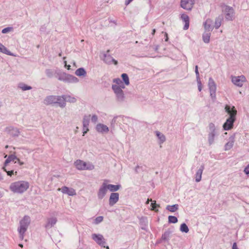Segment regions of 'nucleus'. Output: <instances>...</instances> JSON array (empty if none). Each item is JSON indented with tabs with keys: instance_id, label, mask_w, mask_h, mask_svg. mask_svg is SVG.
<instances>
[{
	"instance_id": "0e129e2a",
	"label": "nucleus",
	"mask_w": 249,
	"mask_h": 249,
	"mask_svg": "<svg viewBox=\"0 0 249 249\" xmlns=\"http://www.w3.org/2000/svg\"><path fill=\"white\" fill-rule=\"evenodd\" d=\"M155 32H156L155 29H153L152 31V35H154L155 34Z\"/></svg>"
},
{
	"instance_id": "c9c22d12",
	"label": "nucleus",
	"mask_w": 249,
	"mask_h": 249,
	"mask_svg": "<svg viewBox=\"0 0 249 249\" xmlns=\"http://www.w3.org/2000/svg\"><path fill=\"white\" fill-rule=\"evenodd\" d=\"M155 133H156L157 137L158 138V139L160 141V143H162L165 141L166 138H165V137L164 135V134H163L162 133H160V132H159L158 131H156L155 132Z\"/></svg>"
},
{
	"instance_id": "2eb2a0df",
	"label": "nucleus",
	"mask_w": 249,
	"mask_h": 249,
	"mask_svg": "<svg viewBox=\"0 0 249 249\" xmlns=\"http://www.w3.org/2000/svg\"><path fill=\"white\" fill-rule=\"evenodd\" d=\"M235 134L232 135L230 137L228 142L225 144L224 150L228 151L231 149L233 146L235 142Z\"/></svg>"
},
{
	"instance_id": "423d86ee",
	"label": "nucleus",
	"mask_w": 249,
	"mask_h": 249,
	"mask_svg": "<svg viewBox=\"0 0 249 249\" xmlns=\"http://www.w3.org/2000/svg\"><path fill=\"white\" fill-rule=\"evenodd\" d=\"M92 239L100 246L109 249V247L105 246L106 244V239L101 234L93 233L91 235Z\"/></svg>"
},
{
	"instance_id": "7c9ffc66",
	"label": "nucleus",
	"mask_w": 249,
	"mask_h": 249,
	"mask_svg": "<svg viewBox=\"0 0 249 249\" xmlns=\"http://www.w3.org/2000/svg\"><path fill=\"white\" fill-rule=\"evenodd\" d=\"M75 74L79 77H85L87 74V72L84 68H80L75 71Z\"/></svg>"
},
{
	"instance_id": "09e8293b",
	"label": "nucleus",
	"mask_w": 249,
	"mask_h": 249,
	"mask_svg": "<svg viewBox=\"0 0 249 249\" xmlns=\"http://www.w3.org/2000/svg\"><path fill=\"white\" fill-rule=\"evenodd\" d=\"M2 169L4 170V171L5 172H6L7 173V174L8 176L11 177L12 175L14 174V171L13 170H11V171L7 170V169L6 168V166H5V165H4Z\"/></svg>"
},
{
	"instance_id": "603ef678",
	"label": "nucleus",
	"mask_w": 249,
	"mask_h": 249,
	"mask_svg": "<svg viewBox=\"0 0 249 249\" xmlns=\"http://www.w3.org/2000/svg\"><path fill=\"white\" fill-rule=\"evenodd\" d=\"M83 135L84 136L89 131V126L83 125Z\"/></svg>"
},
{
	"instance_id": "aec40b11",
	"label": "nucleus",
	"mask_w": 249,
	"mask_h": 249,
	"mask_svg": "<svg viewBox=\"0 0 249 249\" xmlns=\"http://www.w3.org/2000/svg\"><path fill=\"white\" fill-rule=\"evenodd\" d=\"M57 96L50 95L46 97L44 99V104L46 105H50L53 104H56L57 102L56 98Z\"/></svg>"
},
{
	"instance_id": "49530a36",
	"label": "nucleus",
	"mask_w": 249,
	"mask_h": 249,
	"mask_svg": "<svg viewBox=\"0 0 249 249\" xmlns=\"http://www.w3.org/2000/svg\"><path fill=\"white\" fill-rule=\"evenodd\" d=\"M178 222V218L177 217L172 215L168 216V222L170 223H176Z\"/></svg>"
},
{
	"instance_id": "f704fd0d",
	"label": "nucleus",
	"mask_w": 249,
	"mask_h": 249,
	"mask_svg": "<svg viewBox=\"0 0 249 249\" xmlns=\"http://www.w3.org/2000/svg\"><path fill=\"white\" fill-rule=\"evenodd\" d=\"M90 117H91L90 114L85 115L83 116V120H82L83 125L89 126V122H90Z\"/></svg>"
},
{
	"instance_id": "4468645a",
	"label": "nucleus",
	"mask_w": 249,
	"mask_h": 249,
	"mask_svg": "<svg viewBox=\"0 0 249 249\" xmlns=\"http://www.w3.org/2000/svg\"><path fill=\"white\" fill-rule=\"evenodd\" d=\"M96 130L100 133H107L109 131L108 127L103 124H98L95 127Z\"/></svg>"
},
{
	"instance_id": "79ce46f5",
	"label": "nucleus",
	"mask_w": 249,
	"mask_h": 249,
	"mask_svg": "<svg viewBox=\"0 0 249 249\" xmlns=\"http://www.w3.org/2000/svg\"><path fill=\"white\" fill-rule=\"evenodd\" d=\"M85 170H92L94 169V165L90 162H85L84 165Z\"/></svg>"
},
{
	"instance_id": "a19ab883",
	"label": "nucleus",
	"mask_w": 249,
	"mask_h": 249,
	"mask_svg": "<svg viewBox=\"0 0 249 249\" xmlns=\"http://www.w3.org/2000/svg\"><path fill=\"white\" fill-rule=\"evenodd\" d=\"M121 77L123 79V82L126 86H128L129 85V79L128 76V75L126 73H123L121 75Z\"/></svg>"
},
{
	"instance_id": "774afa93",
	"label": "nucleus",
	"mask_w": 249,
	"mask_h": 249,
	"mask_svg": "<svg viewBox=\"0 0 249 249\" xmlns=\"http://www.w3.org/2000/svg\"><path fill=\"white\" fill-rule=\"evenodd\" d=\"M73 65L75 66V62H73Z\"/></svg>"
},
{
	"instance_id": "c03bdc74",
	"label": "nucleus",
	"mask_w": 249,
	"mask_h": 249,
	"mask_svg": "<svg viewBox=\"0 0 249 249\" xmlns=\"http://www.w3.org/2000/svg\"><path fill=\"white\" fill-rule=\"evenodd\" d=\"M65 102H69L70 103H74L76 102V99L73 97H71L69 95H64Z\"/></svg>"
},
{
	"instance_id": "4c0bfd02",
	"label": "nucleus",
	"mask_w": 249,
	"mask_h": 249,
	"mask_svg": "<svg viewBox=\"0 0 249 249\" xmlns=\"http://www.w3.org/2000/svg\"><path fill=\"white\" fill-rule=\"evenodd\" d=\"M150 201L151 202V203L150 204V206L151 207V210L156 211V208L160 207V205L156 203V201H155V200L152 201V199H150L149 198L147 199V200L146 203L148 204Z\"/></svg>"
},
{
	"instance_id": "cd10ccee",
	"label": "nucleus",
	"mask_w": 249,
	"mask_h": 249,
	"mask_svg": "<svg viewBox=\"0 0 249 249\" xmlns=\"http://www.w3.org/2000/svg\"><path fill=\"white\" fill-rule=\"evenodd\" d=\"M55 74H56V77L60 81H64V79L67 73L62 72L59 70L55 71Z\"/></svg>"
},
{
	"instance_id": "f3484780",
	"label": "nucleus",
	"mask_w": 249,
	"mask_h": 249,
	"mask_svg": "<svg viewBox=\"0 0 249 249\" xmlns=\"http://www.w3.org/2000/svg\"><path fill=\"white\" fill-rule=\"evenodd\" d=\"M79 81L76 77L70 74H67L63 82L68 83H77Z\"/></svg>"
},
{
	"instance_id": "8fccbe9b",
	"label": "nucleus",
	"mask_w": 249,
	"mask_h": 249,
	"mask_svg": "<svg viewBox=\"0 0 249 249\" xmlns=\"http://www.w3.org/2000/svg\"><path fill=\"white\" fill-rule=\"evenodd\" d=\"M12 30V27H6L3 29L1 31L2 34H6L10 32Z\"/></svg>"
},
{
	"instance_id": "5701e85b",
	"label": "nucleus",
	"mask_w": 249,
	"mask_h": 249,
	"mask_svg": "<svg viewBox=\"0 0 249 249\" xmlns=\"http://www.w3.org/2000/svg\"><path fill=\"white\" fill-rule=\"evenodd\" d=\"M7 130L10 134L14 137H17L19 135L20 132L18 128L13 126H10L7 128Z\"/></svg>"
},
{
	"instance_id": "1a4fd4ad",
	"label": "nucleus",
	"mask_w": 249,
	"mask_h": 249,
	"mask_svg": "<svg viewBox=\"0 0 249 249\" xmlns=\"http://www.w3.org/2000/svg\"><path fill=\"white\" fill-rule=\"evenodd\" d=\"M208 87L211 98L213 99L215 98L216 96L215 92L216 89V86L214 80L211 77L209 78V79Z\"/></svg>"
},
{
	"instance_id": "58836bf2",
	"label": "nucleus",
	"mask_w": 249,
	"mask_h": 249,
	"mask_svg": "<svg viewBox=\"0 0 249 249\" xmlns=\"http://www.w3.org/2000/svg\"><path fill=\"white\" fill-rule=\"evenodd\" d=\"M166 209L168 211L173 213L177 211L178 209V205L174 204L173 205H167Z\"/></svg>"
},
{
	"instance_id": "9b49d317",
	"label": "nucleus",
	"mask_w": 249,
	"mask_h": 249,
	"mask_svg": "<svg viewBox=\"0 0 249 249\" xmlns=\"http://www.w3.org/2000/svg\"><path fill=\"white\" fill-rule=\"evenodd\" d=\"M107 192L106 183L103 182L100 187L97 193V197L99 199H102L106 196Z\"/></svg>"
},
{
	"instance_id": "4d7b16f0",
	"label": "nucleus",
	"mask_w": 249,
	"mask_h": 249,
	"mask_svg": "<svg viewBox=\"0 0 249 249\" xmlns=\"http://www.w3.org/2000/svg\"><path fill=\"white\" fill-rule=\"evenodd\" d=\"M18 162L19 165H22L24 164L23 161H21L18 158L17 159V160L15 161V163Z\"/></svg>"
},
{
	"instance_id": "ea45409f",
	"label": "nucleus",
	"mask_w": 249,
	"mask_h": 249,
	"mask_svg": "<svg viewBox=\"0 0 249 249\" xmlns=\"http://www.w3.org/2000/svg\"><path fill=\"white\" fill-rule=\"evenodd\" d=\"M18 87L23 91L30 90L32 89V87L28 86L23 83H20L18 84Z\"/></svg>"
},
{
	"instance_id": "bf43d9fd",
	"label": "nucleus",
	"mask_w": 249,
	"mask_h": 249,
	"mask_svg": "<svg viewBox=\"0 0 249 249\" xmlns=\"http://www.w3.org/2000/svg\"><path fill=\"white\" fill-rule=\"evenodd\" d=\"M232 249H239L237 247L236 243H234L232 245Z\"/></svg>"
},
{
	"instance_id": "3c124183",
	"label": "nucleus",
	"mask_w": 249,
	"mask_h": 249,
	"mask_svg": "<svg viewBox=\"0 0 249 249\" xmlns=\"http://www.w3.org/2000/svg\"><path fill=\"white\" fill-rule=\"evenodd\" d=\"M103 220V217L100 216L97 217L95 219V223L97 224L101 222Z\"/></svg>"
},
{
	"instance_id": "ddd939ff",
	"label": "nucleus",
	"mask_w": 249,
	"mask_h": 249,
	"mask_svg": "<svg viewBox=\"0 0 249 249\" xmlns=\"http://www.w3.org/2000/svg\"><path fill=\"white\" fill-rule=\"evenodd\" d=\"M119 199V194L118 193H111L109 198V205L114 206Z\"/></svg>"
},
{
	"instance_id": "5fc2aeb1",
	"label": "nucleus",
	"mask_w": 249,
	"mask_h": 249,
	"mask_svg": "<svg viewBox=\"0 0 249 249\" xmlns=\"http://www.w3.org/2000/svg\"><path fill=\"white\" fill-rule=\"evenodd\" d=\"M198 86V89L199 91H201L202 90V84L200 80H196Z\"/></svg>"
},
{
	"instance_id": "a878e982",
	"label": "nucleus",
	"mask_w": 249,
	"mask_h": 249,
	"mask_svg": "<svg viewBox=\"0 0 249 249\" xmlns=\"http://www.w3.org/2000/svg\"><path fill=\"white\" fill-rule=\"evenodd\" d=\"M106 186L107 190H109L112 193H115V192L118 191L121 188V185L120 184L113 185L111 184H107L106 183Z\"/></svg>"
},
{
	"instance_id": "473e14b6",
	"label": "nucleus",
	"mask_w": 249,
	"mask_h": 249,
	"mask_svg": "<svg viewBox=\"0 0 249 249\" xmlns=\"http://www.w3.org/2000/svg\"><path fill=\"white\" fill-rule=\"evenodd\" d=\"M18 159L17 157L14 154H11L8 156L7 159L5 160L4 165L6 166L11 161H14L15 160H17Z\"/></svg>"
},
{
	"instance_id": "4be33fe9",
	"label": "nucleus",
	"mask_w": 249,
	"mask_h": 249,
	"mask_svg": "<svg viewBox=\"0 0 249 249\" xmlns=\"http://www.w3.org/2000/svg\"><path fill=\"white\" fill-rule=\"evenodd\" d=\"M180 18L185 22L183 29L185 30H187L189 27V18L188 16L185 14H182L180 16Z\"/></svg>"
},
{
	"instance_id": "338daca9",
	"label": "nucleus",
	"mask_w": 249,
	"mask_h": 249,
	"mask_svg": "<svg viewBox=\"0 0 249 249\" xmlns=\"http://www.w3.org/2000/svg\"><path fill=\"white\" fill-rule=\"evenodd\" d=\"M19 246L21 248H22L23 247V245L21 244H19Z\"/></svg>"
},
{
	"instance_id": "7ed1b4c3",
	"label": "nucleus",
	"mask_w": 249,
	"mask_h": 249,
	"mask_svg": "<svg viewBox=\"0 0 249 249\" xmlns=\"http://www.w3.org/2000/svg\"><path fill=\"white\" fill-rule=\"evenodd\" d=\"M30 218L29 216L25 215L19 221V226L18 229L20 239L23 240L24 233L27 231L28 226L30 224Z\"/></svg>"
},
{
	"instance_id": "13d9d810",
	"label": "nucleus",
	"mask_w": 249,
	"mask_h": 249,
	"mask_svg": "<svg viewBox=\"0 0 249 249\" xmlns=\"http://www.w3.org/2000/svg\"><path fill=\"white\" fill-rule=\"evenodd\" d=\"M141 167L139 166V165H137L136 167H135V171L136 173H139L140 172V168Z\"/></svg>"
},
{
	"instance_id": "69168bd1",
	"label": "nucleus",
	"mask_w": 249,
	"mask_h": 249,
	"mask_svg": "<svg viewBox=\"0 0 249 249\" xmlns=\"http://www.w3.org/2000/svg\"><path fill=\"white\" fill-rule=\"evenodd\" d=\"M2 179H3L2 176L1 175V174H0V180H2Z\"/></svg>"
},
{
	"instance_id": "de8ad7c7",
	"label": "nucleus",
	"mask_w": 249,
	"mask_h": 249,
	"mask_svg": "<svg viewBox=\"0 0 249 249\" xmlns=\"http://www.w3.org/2000/svg\"><path fill=\"white\" fill-rule=\"evenodd\" d=\"M90 119L92 123L96 124L98 122V117L97 115L92 114L91 115Z\"/></svg>"
},
{
	"instance_id": "39448f33",
	"label": "nucleus",
	"mask_w": 249,
	"mask_h": 249,
	"mask_svg": "<svg viewBox=\"0 0 249 249\" xmlns=\"http://www.w3.org/2000/svg\"><path fill=\"white\" fill-rule=\"evenodd\" d=\"M208 128L209 133L208 136V141L209 144L211 145L214 142V138L218 135V131L215 124L213 123H211L209 124Z\"/></svg>"
},
{
	"instance_id": "dca6fc26",
	"label": "nucleus",
	"mask_w": 249,
	"mask_h": 249,
	"mask_svg": "<svg viewBox=\"0 0 249 249\" xmlns=\"http://www.w3.org/2000/svg\"><path fill=\"white\" fill-rule=\"evenodd\" d=\"M59 190H60L62 193L67 194L71 196H73L76 194L74 189L66 186L62 187L61 188L59 189Z\"/></svg>"
},
{
	"instance_id": "f8f14e48",
	"label": "nucleus",
	"mask_w": 249,
	"mask_h": 249,
	"mask_svg": "<svg viewBox=\"0 0 249 249\" xmlns=\"http://www.w3.org/2000/svg\"><path fill=\"white\" fill-rule=\"evenodd\" d=\"M109 50L107 51V53H104L102 59L103 61L107 64H111L113 63L115 65H117L118 62L115 60L111 55L107 54L109 52Z\"/></svg>"
},
{
	"instance_id": "0eeeda50",
	"label": "nucleus",
	"mask_w": 249,
	"mask_h": 249,
	"mask_svg": "<svg viewBox=\"0 0 249 249\" xmlns=\"http://www.w3.org/2000/svg\"><path fill=\"white\" fill-rule=\"evenodd\" d=\"M111 88L115 95L117 101L119 102H124L125 99V96L123 89L116 86H112Z\"/></svg>"
},
{
	"instance_id": "6e6552de",
	"label": "nucleus",
	"mask_w": 249,
	"mask_h": 249,
	"mask_svg": "<svg viewBox=\"0 0 249 249\" xmlns=\"http://www.w3.org/2000/svg\"><path fill=\"white\" fill-rule=\"evenodd\" d=\"M231 81L232 83L237 87H241L243 83L246 81V78L243 75L240 76H231Z\"/></svg>"
},
{
	"instance_id": "e433bc0d",
	"label": "nucleus",
	"mask_w": 249,
	"mask_h": 249,
	"mask_svg": "<svg viewBox=\"0 0 249 249\" xmlns=\"http://www.w3.org/2000/svg\"><path fill=\"white\" fill-rule=\"evenodd\" d=\"M222 20L223 17L221 16H219L215 18L214 27L216 29H218L220 27Z\"/></svg>"
},
{
	"instance_id": "e2e57ef3",
	"label": "nucleus",
	"mask_w": 249,
	"mask_h": 249,
	"mask_svg": "<svg viewBox=\"0 0 249 249\" xmlns=\"http://www.w3.org/2000/svg\"><path fill=\"white\" fill-rule=\"evenodd\" d=\"M3 196V193L0 192V198L2 197Z\"/></svg>"
},
{
	"instance_id": "a18cd8bd",
	"label": "nucleus",
	"mask_w": 249,
	"mask_h": 249,
	"mask_svg": "<svg viewBox=\"0 0 249 249\" xmlns=\"http://www.w3.org/2000/svg\"><path fill=\"white\" fill-rule=\"evenodd\" d=\"M45 73L47 77L51 78L53 76L55 73V71L51 69H46L45 71Z\"/></svg>"
},
{
	"instance_id": "6e6d98bb",
	"label": "nucleus",
	"mask_w": 249,
	"mask_h": 249,
	"mask_svg": "<svg viewBox=\"0 0 249 249\" xmlns=\"http://www.w3.org/2000/svg\"><path fill=\"white\" fill-rule=\"evenodd\" d=\"M246 174H249V164L245 167L244 170Z\"/></svg>"
},
{
	"instance_id": "864d4df0",
	"label": "nucleus",
	"mask_w": 249,
	"mask_h": 249,
	"mask_svg": "<svg viewBox=\"0 0 249 249\" xmlns=\"http://www.w3.org/2000/svg\"><path fill=\"white\" fill-rule=\"evenodd\" d=\"M195 73L196 74V80H200L199 77V73L198 70V66L196 65L195 67Z\"/></svg>"
},
{
	"instance_id": "c85d7f7f",
	"label": "nucleus",
	"mask_w": 249,
	"mask_h": 249,
	"mask_svg": "<svg viewBox=\"0 0 249 249\" xmlns=\"http://www.w3.org/2000/svg\"><path fill=\"white\" fill-rule=\"evenodd\" d=\"M140 223L142 230H146L148 220L146 217H141L140 218Z\"/></svg>"
},
{
	"instance_id": "052dcab7",
	"label": "nucleus",
	"mask_w": 249,
	"mask_h": 249,
	"mask_svg": "<svg viewBox=\"0 0 249 249\" xmlns=\"http://www.w3.org/2000/svg\"><path fill=\"white\" fill-rule=\"evenodd\" d=\"M132 1H133V0H125V5H126V6L128 5Z\"/></svg>"
},
{
	"instance_id": "393cba45",
	"label": "nucleus",
	"mask_w": 249,
	"mask_h": 249,
	"mask_svg": "<svg viewBox=\"0 0 249 249\" xmlns=\"http://www.w3.org/2000/svg\"><path fill=\"white\" fill-rule=\"evenodd\" d=\"M57 222L56 217H51L47 219V223L45 225L46 228H51L53 227Z\"/></svg>"
},
{
	"instance_id": "680f3d73",
	"label": "nucleus",
	"mask_w": 249,
	"mask_h": 249,
	"mask_svg": "<svg viewBox=\"0 0 249 249\" xmlns=\"http://www.w3.org/2000/svg\"><path fill=\"white\" fill-rule=\"evenodd\" d=\"M64 64H65V67L66 68H67L68 70H70V69L71 66H70V65H67V62H66V61H64Z\"/></svg>"
},
{
	"instance_id": "20e7f679",
	"label": "nucleus",
	"mask_w": 249,
	"mask_h": 249,
	"mask_svg": "<svg viewBox=\"0 0 249 249\" xmlns=\"http://www.w3.org/2000/svg\"><path fill=\"white\" fill-rule=\"evenodd\" d=\"M222 12L225 15V18L227 20H233L234 17V10L232 7L228 6L224 3L220 4Z\"/></svg>"
},
{
	"instance_id": "37998d69",
	"label": "nucleus",
	"mask_w": 249,
	"mask_h": 249,
	"mask_svg": "<svg viewBox=\"0 0 249 249\" xmlns=\"http://www.w3.org/2000/svg\"><path fill=\"white\" fill-rule=\"evenodd\" d=\"M180 230L182 232L187 233L189 231V228L185 223H182L180 225Z\"/></svg>"
},
{
	"instance_id": "412c9836",
	"label": "nucleus",
	"mask_w": 249,
	"mask_h": 249,
	"mask_svg": "<svg viewBox=\"0 0 249 249\" xmlns=\"http://www.w3.org/2000/svg\"><path fill=\"white\" fill-rule=\"evenodd\" d=\"M204 28L208 32H211L213 29V20L210 18L206 20L204 23Z\"/></svg>"
},
{
	"instance_id": "b1692460",
	"label": "nucleus",
	"mask_w": 249,
	"mask_h": 249,
	"mask_svg": "<svg viewBox=\"0 0 249 249\" xmlns=\"http://www.w3.org/2000/svg\"><path fill=\"white\" fill-rule=\"evenodd\" d=\"M85 161L80 160H76L74 163L75 167L79 170H85Z\"/></svg>"
},
{
	"instance_id": "6ab92c4d",
	"label": "nucleus",
	"mask_w": 249,
	"mask_h": 249,
	"mask_svg": "<svg viewBox=\"0 0 249 249\" xmlns=\"http://www.w3.org/2000/svg\"><path fill=\"white\" fill-rule=\"evenodd\" d=\"M204 169V165L202 164L197 169L195 174V180L198 182L201 181L202 178V174Z\"/></svg>"
},
{
	"instance_id": "a211bd4d",
	"label": "nucleus",
	"mask_w": 249,
	"mask_h": 249,
	"mask_svg": "<svg viewBox=\"0 0 249 249\" xmlns=\"http://www.w3.org/2000/svg\"><path fill=\"white\" fill-rule=\"evenodd\" d=\"M113 82L114 83L112 86H116L119 89H124L125 88V85L123 82V81L119 78H116L113 79Z\"/></svg>"
},
{
	"instance_id": "2f4dec72",
	"label": "nucleus",
	"mask_w": 249,
	"mask_h": 249,
	"mask_svg": "<svg viewBox=\"0 0 249 249\" xmlns=\"http://www.w3.org/2000/svg\"><path fill=\"white\" fill-rule=\"evenodd\" d=\"M211 36V32H205L202 35V39L204 43H208L210 42V37Z\"/></svg>"
},
{
	"instance_id": "9d476101",
	"label": "nucleus",
	"mask_w": 249,
	"mask_h": 249,
	"mask_svg": "<svg viewBox=\"0 0 249 249\" xmlns=\"http://www.w3.org/2000/svg\"><path fill=\"white\" fill-rule=\"evenodd\" d=\"M195 3V0H181L180 6L184 9L191 10Z\"/></svg>"
},
{
	"instance_id": "f03ea898",
	"label": "nucleus",
	"mask_w": 249,
	"mask_h": 249,
	"mask_svg": "<svg viewBox=\"0 0 249 249\" xmlns=\"http://www.w3.org/2000/svg\"><path fill=\"white\" fill-rule=\"evenodd\" d=\"M29 187V183L24 180H19L11 183L9 189L15 194H21L25 192Z\"/></svg>"
},
{
	"instance_id": "bb28decb",
	"label": "nucleus",
	"mask_w": 249,
	"mask_h": 249,
	"mask_svg": "<svg viewBox=\"0 0 249 249\" xmlns=\"http://www.w3.org/2000/svg\"><path fill=\"white\" fill-rule=\"evenodd\" d=\"M57 102L56 104H58L59 106L61 107H64L66 106V102L64 95L60 96H57L56 98Z\"/></svg>"
},
{
	"instance_id": "c756f323",
	"label": "nucleus",
	"mask_w": 249,
	"mask_h": 249,
	"mask_svg": "<svg viewBox=\"0 0 249 249\" xmlns=\"http://www.w3.org/2000/svg\"><path fill=\"white\" fill-rule=\"evenodd\" d=\"M171 233L172 231L170 230H167L162 234L161 239L165 242H168Z\"/></svg>"
},
{
	"instance_id": "72a5a7b5",
	"label": "nucleus",
	"mask_w": 249,
	"mask_h": 249,
	"mask_svg": "<svg viewBox=\"0 0 249 249\" xmlns=\"http://www.w3.org/2000/svg\"><path fill=\"white\" fill-rule=\"evenodd\" d=\"M0 52L7 55L14 56V55L9 51L4 45L0 43Z\"/></svg>"
},
{
	"instance_id": "f257e3e1",
	"label": "nucleus",
	"mask_w": 249,
	"mask_h": 249,
	"mask_svg": "<svg viewBox=\"0 0 249 249\" xmlns=\"http://www.w3.org/2000/svg\"><path fill=\"white\" fill-rule=\"evenodd\" d=\"M225 111L230 115V117L226 120V121L223 125V129L225 130H229L233 127V123L235 121V116L237 111L234 107H231L226 105L225 107Z\"/></svg>"
}]
</instances>
